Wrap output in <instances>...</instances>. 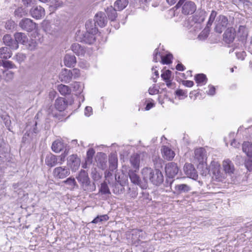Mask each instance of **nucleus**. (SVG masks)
Segmentation results:
<instances>
[{
  "label": "nucleus",
  "instance_id": "obj_1",
  "mask_svg": "<svg viewBox=\"0 0 252 252\" xmlns=\"http://www.w3.org/2000/svg\"><path fill=\"white\" fill-rule=\"evenodd\" d=\"M95 22L94 20H89L85 24L87 32L83 33L80 31L76 33V41L91 44L94 40V35L97 32L98 30L96 27Z\"/></svg>",
  "mask_w": 252,
  "mask_h": 252
},
{
  "label": "nucleus",
  "instance_id": "obj_2",
  "mask_svg": "<svg viewBox=\"0 0 252 252\" xmlns=\"http://www.w3.org/2000/svg\"><path fill=\"white\" fill-rule=\"evenodd\" d=\"M143 180L146 181L148 184V181H149L154 185L159 186L163 182V176L162 172L159 170H154L151 168H144L141 171Z\"/></svg>",
  "mask_w": 252,
  "mask_h": 252
},
{
  "label": "nucleus",
  "instance_id": "obj_3",
  "mask_svg": "<svg viewBox=\"0 0 252 252\" xmlns=\"http://www.w3.org/2000/svg\"><path fill=\"white\" fill-rule=\"evenodd\" d=\"M76 178L83 190L87 192H92L96 189L95 183L91 182L88 173L85 170L81 169L76 175Z\"/></svg>",
  "mask_w": 252,
  "mask_h": 252
},
{
  "label": "nucleus",
  "instance_id": "obj_4",
  "mask_svg": "<svg viewBox=\"0 0 252 252\" xmlns=\"http://www.w3.org/2000/svg\"><path fill=\"white\" fill-rule=\"evenodd\" d=\"M206 11L204 10H201L198 13L199 17L198 18L197 15H195V19L196 22H193L192 24L190 25V27L189 28V32L192 36H190L191 37H193V36H195L197 33L200 31L202 29L201 23L203 22L206 18Z\"/></svg>",
  "mask_w": 252,
  "mask_h": 252
},
{
  "label": "nucleus",
  "instance_id": "obj_5",
  "mask_svg": "<svg viewBox=\"0 0 252 252\" xmlns=\"http://www.w3.org/2000/svg\"><path fill=\"white\" fill-rule=\"evenodd\" d=\"M182 6V13L185 15L193 14L196 10V6L195 3L192 1L187 0H179L176 5V8H179Z\"/></svg>",
  "mask_w": 252,
  "mask_h": 252
},
{
  "label": "nucleus",
  "instance_id": "obj_6",
  "mask_svg": "<svg viewBox=\"0 0 252 252\" xmlns=\"http://www.w3.org/2000/svg\"><path fill=\"white\" fill-rule=\"evenodd\" d=\"M227 24V18L223 15H220L215 20L214 31L217 33H221L226 28Z\"/></svg>",
  "mask_w": 252,
  "mask_h": 252
},
{
  "label": "nucleus",
  "instance_id": "obj_7",
  "mask_svg": "<svg viewBox=\"0 0 252 252\" xmlns=\"http://www.w3.org/2000/svg\"><path fill=\"white\" fill-rule=\"evenodd\" d=\"M136 171L135 170L133 171L130 170L128 172V175L131 182L138 186H139L142 189H146L148 187V184L146 183V181L143 180L142 181L139 176L135 173Z\"/></svg>",
  "mask_w": 252,
  "mask_h": 252
},
{
  "label": "nucleus",
  "instance_id": "obj_8",
  "mask_svg": "<svg viewBox=\"0 0 252 252\" xmlns=\"http://www.w3.org/2000/svg\"><path fill=\"white\" fill-rule=\"evenodd\" d=\"M70 169L67 166H59L54 169L53 175L56 179H64L70 174Z\"/></svg>",
  "mask_w": 252,
  "mask_h": 252
},
{
  "label": "nucleus",
  "instance_id": "obj_9",
  "mask_svg": "<svg viewBox=\"0 0 252 252\" xmlns=\"http://www.w3.org/2000/svg\"><path fill=\"white\" fill-rule=\"evenodd\" d=\"M19 26L27 32H30L36 29V24L29 18L22 19L19 23Z\"/></svg>",
  "mask_w": 252,
  "mask_h": 252
},
{
  "label": "nucleus",
  "instance_id": "obj_10",
  "mask_svg": "<svg viewBox=\"0 0 252 252\" xmlns=\"http://www.w3.org/2000/svg\"><path fill=\"white\" fill-rule=\"evenodd\" d=\"M165 170L167 176L169 178H172L178 173L179 168L176 163L169 162L166 165Z\"/></svg>",
  "mask_w": 252,
  "mask_h": 252
},
{
  "label": "nucleus",
  "instance_id": "obj_11",
  "mask_svg": "<svg viewBox=\"0 0 252 252\" xmlns=\"http://www.w3.org/2000/svg\"><path fill=\"white\" fill-rule=\"evenodd\" d=\"M236 36V31L233 28H227L223 34V40L226 43H232Z\"/></svg>",
  "mask_w": 252,
  "mask_h": 252
},
{
  "label": "nucleus",
  "instance_id": "obj_12",
  "mask_svg": "<svg viewBox=\"0 0 252 252\" xmlns=\"http://www.w3.org/2000/svg\"><path fill=\"white\" fill-rule=\"evenodd\" d=\"M184 171L186 175L189 178L195 180L198 177L197 172L191 164L186 163L184 166Z\"/></svg>",
  "mask_w": 252,
  "mask_h": 252
},
{
  "label": "nucleus",
  "instance_id": "obj_13",
  "mask_svg": "<svg viewBox=\"0 0 252 252\" xmlns=\"http://www.w3.org/2000/svg\"><path fill=\"white\" fill-rule=\"evenodd\" d=\"M30 14L33 18L39 19L44 16L45 10L40 6H35L31 9Z\"/></svg>",
  "mask_w": 252,
  "mask_h": 252
},
{
  "label": "nucleus",
  "instance_id": "obj_14",
  "mask_svg": "<svg viewBox=\"0 0 252 252\" xmlns=\"http://www.w3.org/2000/svg\"><path fill=\"white\" fill-rule=\"evenodd\" d=\"M16 47H18V44L26 45L28 42V38L27 35L22 32H16L14 34Z\"/></svg>",
  "mask_w": 252,
  "mask_h": 252
},
{
  "label": "nucleus",
  "instance_id": "obj_15",
  "mask_svg": "<svg viewBox=\"0 0 252 252\" xmlns=\"http://www.w3.org/2000/svg\"><path fill=\"white\" fill-rule=\"evenodd\" d=\"M60 80L64 83H68L72 79L71 70L64 69L62 70L59 75Z\"/></svg>",
  "mask_w": 252,
  "mask_h": 252
},
{
  "label": "nucleus",
  "instance_id": "obj_16",
  "mask_svg": "<svg viewBox=\"0 0 252 252\" xmlns=\"http://www.w3.org/2000/svg\"><path fill=\"white\" fill-rule=\"evenodd\" d=\"M94 21L99 27H104L107 23V18L104 13L100 12L95 15Z\"/></svg>",
  "mask_w": 252,
  "mask_h": 252
},
{
  "label": "nucleus",
  "instance_id": "obj_17",
  "mask_svg": "<svg viewBox=\"0 0 252 252\" xmlns=\"http://www.w3.org/2000/svg\"><path fill=\"white\" fill-rule=\"evenodd\" d=\"M195 158L197 159L199 163H203L206 159V155L205 150L200 148L196 149L194 151Z\"/></svg>",
  "mask_w": 252,
  "mask_h": 252
},
{
  "label": "nucleus",
  "instance_id": "obj_18",
  "mask_svg": "<svg viewBox=\"0 0 252 252\" xmlns=\"http://www.w3.org/2000/svg\"><path fill=\"white\" fill-rule=\"evenodd\" d=\"M58 157L50 153L47 154L45 159V164L49 167H52L58 163Z\"/></svg>",
  "mask_w": 252,
  "mask_h": 252
},
{
  "label": "nucleus",
  "instance_id": "obj_19",
  "mask_svg": "<svg viewBox=\"0 0 252 252\" xmlns=\"http://www.w3.org/2000/svg\"><path fill=\"white\" fill-rule=\"evenodd\" d=\"M161 152L163 157L168 160H171L175 156L174 152L166 146L162 147Z\"/></svg>",
  "mask_w": 252,
  "mask_h": 252
},
{
  "label": "nucleus",
  "instance_id": "obj_20",
  "mask_svg": "<svg viewBox=\"0 0 252 252\" xmlns=\"http://www.w3.org/2000/svg\"><path fill=\"white\" fill-rule=\"evenodd\" d=\"M248 31L246 27L240 26L237 32L238 39L242 42H245L248 36Z\"/></svg>",
  "mask_w": 252,
  "mask_h": 252
},
{
  "label": "nucleus",
  "instance_id": "obj_21",
  "mask_svg": "<svg viewBox=\"0 0 252 252\" xmlns=\"http://www.w3.org/2000/svg\"><path fill=\"white\" fill-rule=\"evenodd\" d=\"M223 167L225 172L229 175H231L235 170L233 163L228 159H225L223 161Z\"/></svg>",
  "mask_w": 252,
  "mask_h": 252
},
{
  "label": "nucleus",
  "instance_id": "obj_22",
  "mask_svg": "<svg viewBox=\"0 0 252 252\" xmlns=\"http://www.w3.org/2000/svg\"><path fill=\"white\" fill-rule=\"evenodd\" d=\"M191 189V187L187 184H177L175 186L174 193L177 194L187 193Z\"/></svg>",
  "mask_w": 252,
  "mask_h": 252
},
{
  "label": "nucleus",
  "instance_id": "obj_23",
  "mask_svg": "<svg viewBox=\"0 0 252 252\" xmlns=\"http://www.w3.org/2000/svg\"><path fill=\"white\" fill-rule=\"evenodd\" d=\"M67 105V102L65 100V99L63 97L57 98L55 101V106L56 110H58L59 112L63 111L65 110Z\"/></svg>",
  "mask_w": 252,
  "mask_h": 252
},
{
  "label": "nucleus",
  "instance_id": "obj_24",
  "mask_svg": "<svg viewBox=\"0 0 252 252\" xmlns=\"http://www.w3.org/2000/svg\"><path fill=\"white\" fill-rule=\"evenodd\" d=\"M64 64L69 67L74 66L76 63V58L74 55L67 54L64 58Z\"/></svg>",
  "mask_w": 252,
  "mask_h": 252
},
{
  "label": "nucleus",
  "instance_id": "obj_25",
  "mask_svg": "<svg viewBox=\"0 0 252 252\" xmlns=\"http://www.w3.org/2000/svg\"><path fill=\"white\" fill-rule=\"evenodd\" d=\"M68 163L73 170H76L80 166V160L74 155L69 156Z\"/></svg>",
  "mask_w": 252,
  "mask_h": 252
},
{
  "label": "nucleus",
  "instance_id": "obj_26",
  "mask_svg": "<svg viewBox=\"0 0 252 252\" xmlns=\"http://www.w3.org/2000/svg\"><path fill=\"white\" fill-rule=\"evenodd\" d=\"M124 182H119V181L115 182L113 186L112 191L113 193L116 194L122 193L124 190Z\"/></svg>",
  "mask_w": 252,
  "mask_h": 252
},
{
  "label": "nucleus",
  "instance_id": "obj_27",
  "mask_svg": "<svg viewBox=\"0 0 252 252\" xmlns=\"http://www.w3.org/2000/svg\"><path fill=\"white\" fill-rule=\"evenodd\" d=\"M129 160L131 166L135 171L139 170L140 156L138 154H134L131 156Z\"/></svg>",
  "mask_w": 252,
  "mask_h": 252
},
{
  "label": "nucleus",
  "instance_id": "obj_28",
  "mask_svg": "<svg viewBox=\"0 0 252 252\" xmlns=\"http://www.w3.org/2000/svg\"><path fill=\"white\" fill-rule=\"evenodd\" d=\"M118 158L115 154H111L109 158V170L113 171L117 167Z\"/></svg>",
  "mask_w": 252,
  "mask_h": 252
},
{
  "label": "nucleus",
  "instance_id": "obj_29",
  "mask_svg": "<svg viewBox=\"0 0 252 252\" xmlns=\"http://www.w3.org/2000/svg\"><path fill=\"white\" fill-rule=\"evenodd\" d=\"M95 153L94 150L93 148H90L87 152V158L85 160V163L83 165L84 168H87V165H90L92 163L93 158Z\"/></svg>",
  "mask_w": 252,
  "mask_h": 252
},
{
  "label": "nucleus",
  "instance_id": "obj_30",
  "mask_svg": "<svg viewBox=\"0 0 252 252\" xmlns=\"http://www.w3.org/2000/svg\"><path fill=\"white\" fill-rule=\"evenodd\" d=\"M51 148L54 152L58 153L63 150L64 144L61 140H57L52 143Z\"/></svg>",
  "mask_w": 252,
  "mask_h": 252
},
{
  "label": "nucleus",
  "instance_id": "obj_31",
  "mask_svg": "<svg viewBox=\"0 0 252 252\" xmlns=\"http://www.w3.org/2000/svg\"><path fill=\"white\" fill-rule=\"evenodd\" d=\"M243 151L249 157H252V143L249 142H245L243 144Z\"/></svg>",
  "mask_w": 252,
  "mask_h": 252
},
{
  "label": "nucleus",
  "instance_id": "obj_32",
  "mask_svg": "<svg viewBox=\"0 0 252 252\" xmlns=\"http://www.w3.org/2000/svg\"><path fill=\"white\" fill-rule=\"evenodd\" d=\"M118 10L116 8H115V6L113 7L111 6L110 7L107 8L106 12L108 15V18L112 21H114L117 16V13L116 11Z\"/></svg>",
  "mask_w": 252,
  "mask_h": 252
},
{
  "label": "nucleus",
  "instance_id": "obj_33",
  "mask_svg": "<svg viewBox=\"0 0 252 252\" xmlns=\"http://www.w3.org/2000/svg\"><path fill=\"white\" fill-rule=\"evenodd\" d=\"M159 57L160 58L161 63L163 64L170 63L173 58L172 55L170 53H167L165 56L162 53H159Z\"/></svg>",
  "mask_w": 252,
  "mask_h": 252
},
{
  "label": "nucleus",
  "instance_id": "obj_34",
  "mask_svg": "<svg viewBox=\"0 0 252 252\" xmlns=\"http://www.w3.org/2000/svg\"><path fill=\"white\" fill-rule=\"evenodd\" d=\"M128 3V0H117L114 3V6L118 11H121L126 7Z\"/></svg>",
  "mask_w": 252,
  "mask_h": 252
},
{
  "label": "nucleus",
  "instance_id": "obj_35",
  "mask_svg": "<svg viewBox=\"0 0 252 252\" xmlns=\"http://www.w3.org/2000/svg\"><path fill=\"white\" fill-rule=\"evenodd\" d=\"M194 79L196 83L201 85H205L207 81L206 76L203 73L195 75Z\"/></svg>",
  "mask_w": 252,
  "mask_h": 252
},
{
  "label": "nucleus",
  "instance_id": "obj_36",
  "mask_svg": "<svg viewBox=\"0 0 252 252\" xmlns=\"http://www.w3.org/2000/svg\"><path fill=\"white\" fill-rule=\"evenodd\" d=\"M63 183L69 186L70 189H73L75 188H78V186L76 182L75 178L69 177L66 180L63 181Z\"/></svg>",
  "mask_w": 252,
  "mask_h": 252
},
{
  "label": "nucleus",
  "instance_id": "obj_37",
  "mask_svg": "<svg viewBox=\"0 0 252 252\" xmlns=\"http://www.w3.org/2000/svg\"><path fill=\"white\" fill-rule=\"evenodd\" d=\"M12 52L10 48H0V58L7 59L12 56Z\"/></svg>",
  "mask_w": 252,
  "mask_h": 252
},
{
  "label": "nucleus",
  "instance_id": "obj_38",
  "mask_svg": "<svg viewBox=\"0 0 252 252\" xmlns=\"http://www.w3.org/2000/svg\"><path fill=\"white\" fill-rule=\"evenodd\" d=\"M58 90L63 95L69 94L71 93V89L67 86L61 84L58 86Z\"/></svg>",
  "mask_w": 252,
  "mask_h": 252
},
{
  "label": "nucleus",
  "instance_id": "obj_39",
  "mask_svg": "<svg viewBox=\"0 0 252 252\" xmlns=\"http://www.w3.org/2000/svg\"><path fill=\"white\" fill-rule=\"evenodd\" d=\"M47 113L49 116L56 118L59 120H62L63 118L62 116L60 115V113H58L52 106L49 107L47 110Z\"/></svg>",
  "mask_w": 252,
  "mask_h": 252
},
{
  "label": "nucleus",
  "instance_id": "obj_40",
  "mask_svg": "<svg viewBox=\"0 0 252 252\" xmlns=\"http://www.w3.org/2000/svg\"><path fill=\"white\" fill-rule=\"evenodd\" d=\"M210 32V28L206 26L204 30L198 35L197 38L199 40H204L208 37Z\"/></svg>",
  "mask_w": 252,
  "mask_h": 252
},
{
  "label": "nucleus",
  "instance_id": "obj_41",
  "mask_svg": "<svg viewBox=\"0 0 252 252\" xmlns=\"http://www.w3.org/2000/svg\"><path fill=\"white\" fill-rule=\"evenodd\" d=\"M2 40L5 45L7 46H13V44H15V41L13 40L11 36L9 34L5 35Z\"/></svg>",
  "mask_w": 252,
  "mask_h": 252
},
{
  "label": "nucleus",
  "instance_id": "obj_42",
  "mask_svg": "<svg viewBox=\"0 0 252 252\" xmlns=\"http://www.w3.org/2000/svg\"><path fill=\"white\" fill-rule=\"evenodd\" d=\"M217 12L216 11H215V10L212 11L211 14L210 15L208 21L207 23V25H206L207 27H208L210 28H211L213 23L215 21V19L217 18Z\"/></svg>",
  "mask_w": 252,
  "mask_h": 252
},
{
  "label": "nucleus",
  "instance_id": "obj_43",
  "mask_svg": "<svg viewBox=\"0 0 252 252\" xmlns=\"http://www.w3.org/2000/svg\"><path fill=\"white\" fill-rule=\"evenodd\" d=\"M99 192L103 194H111L108 186L106 182H104L101 183L100 188L99 189Z\"/></svg>",
  "mask_w": 252,
  "mask_h": 252
},
{
  "label": "nucleus",
  "instance_id": "obj_44",
  "mask_svg": "<svg viewBox=\"0 0 252 252\" xmlns=\"http://www.w3.org/2000/svg\"><path fill=\"white\" fill-rule=\"evenodd\" d=\"M219 167L220 165H218L217 167H215L214 169H212V171L216 179L219 181H220L221 180L222 176L220 172Z\"/></svg>",
  "mask_w": 252,
  "mask_h": 252
},
{
  "label": "nucleus",
  "instance_id": "obj_45",
  "mask_svg": "<svg viewBox=\"0 0 252 252\" xmlns=\"http://www.w3.org/2000/svg\"><path fill=\"white\" fill-rule=\"evenodd\" d=\"M108 219V217L107 215L97 216L92 221V222L93 223H97L102 221L106 220Z\"/></svg>",
  "mask_w": 252,
  "mask_h": 252
},
{
  "label": "nucleus",
  "instance_id": "obj_46",
  "mask_svg": "<svg viewBox=\"0 0 252 252\" xmlns=\"http://www.w3.org/2000/svg\"><path fill=\"white\" fill-rule=\"evenodd\" d=\"M171 71L170 70H166L161 74V77L164 81L170 79Z\"/></svg>",
  "mask_w": 252,
  "mask_h": 252
},
{
  "label": "nucleus",
  "instance_id": "obj_47",
  "mask_svg": "<svg viewBox=\"0 0 252 252\" xmlns=\"http://www.w3.org/2000/svg\"><path fill=\"white\" fill-rule=\"evenodd\" d=\"M238 49H240V51L235 52L236 56L238 59L243 60L246 56V53L245 51L242 50V48Z\"/></svg>",
  "mask_w": 252,
  "mask_h": 252
},
{
  "label": "nucleus",
  "instance_id": "obj_48",
  "mask_svg": "<svg viewBox=\"0 0 252 252\" xmlns=\"http://www.w3.org/2000/svg\"><path fill=\"white\" fill-rule=\"evenodd\" d=\"M91 177L94 182H96L100 179L99 174L97 172L95 168L92 170Z\"/></svg>",
  "mask_w": 252,
  "mask_h": 252
},
{
  "label": "nucleus",
  "instance_id": "obj_49",
  "mask_svg": "<svg viewBox=\"0 0 252 252\" xmlns=\"http://www.w3.org/2000/svg\"><path fill=\"white\" fill-rule=\"evenodd\" d=\"M15 15L17 16L18 17L21 18L24 15H25L26 13V11L24 8L22 7H18L15 11Z\"/></svg>",
  "mask_w": 252,
  "mask_h": 252
},
{
  "label": "nucleus",
  "instance_id": "obj_50",
  "mask_svg": "<svg viewBox=\"0 0 252 252\" xmlns=\"http://www.w3.org/2000/svg\"><path fill=\"white\" fill-rule=\"evenodd\" d=\"M72 50L74 53L78 56H83L85 52L84 48H73Z\"/></svg>",
  "mask_w": 252,
  "mask_h": 252
},
{
  "label": "nucleus",
  "instance_id": "obj_51",
  "mask_svg": "<svg viewBox=\"0 0 252 252\" xmlns=\"http://www.w3.org/2000/svg\"><path fill=\"white\" fill-rule=\"evenodd\" d=\"M3 66L5 68H15V65L12 63V62L7 61L3 63Z\"/></svg>",
  "mask_w": 252,
  "mask_h": 252
},
{
  "label": "nucleus",
  "instance_id": "obj_52",
  "mask_svg": "<svg viewBox=\"0 0 252 252\" xmlns=\"http://www.w3.org/2000/svg\"><path fill=\"white\" fill-rule=\"evenodd\" d=\"M15 22L12 20L7 21L5 25V28L7 30H11L14 28Z\"/></svg>",
  "mask_w": 252,
  "mask_h": 252
},
{
  "label": "nucleus",
  "instance_id": "obj_53",
  "mask_svg": "<svg viewBox=\"0 0 252 252\" xmlns=\"http://www.w3.org/2000/svg\"><path fill=\"white\" fill-rule=\"evenodd\" d=\"M5 80L7 81L11 80L14 77V73L11 71L7 70L5 71Z\"/></svg>",
  "mask_w": 252,
  "mask_h": 252
},
{
  "label": "nucleus",
  "instance_id": "obj_54",
  "mask_svg": "<svg viewBox=\"0 0 252 252\" xmlns=\"http://www.w3.org/2000/svg\"><path fill=\"white\" fill-rule=\"evenodd\" d=\"M158 49V48H156L154 53L153 62L155 63H157L160 59V58L159 57V53H160V52Z\"/></svg>",
  "mask_w": 252,
  "mask_h": 252
},
{
  "label": "nucleus",
  "instance_id": "obj_55",
  "mask_svg": "<svg viewBox=\"0 0 252 252\" xmlns=\"http://www.w3.org/2000/svg\"><path fill=\"white\" fill-rule=\"evenodd\" d=\"M71 72L72 74V78L74 79L79 77L80 75V70L77 68H74L71 70Z\"/></svg>",
  "mask_w": 252,
  "mask_h": 252
},
{
  "label": "nucleus",
  "instance_id": "obj_56",
  "mask_svg": "<svg viewBox=\"0 0 252 252\" xmlns=\"http://www.w3.org/2000/svg\"><path fill=\"white\" fill-rule=\"evenodd\" d=\"M208 88L209 90L206 92L207 94L209 95H214L216 92L215 87L211 85H209Z\"/></svg>",
  "mask_w": 252,
  "mask_h": 252
},
{
  "label": "nucleus",
  "instance_id": "obj_57",
  "mask_svg": "<svg viewBox=\"0 0 252 252\" xmlns=\"http://www.w3.org/2000/svg\"><path fill=\"white\" fill-rule=\"evenodd\" d=\"M73 88L77 93L80 94L82 91V89H81L80 83L79 82H75L73 84Z\"/></svg>",
  "mask_w": 252,
  "mask_h": 252
},
{
  "label": "nucleus",
  "instance_id": "obj_58",
  "mask_svg": "<svg viewBox=\"0 0 252 252\" xmlns=\"http://www.w3.org/2000/svg\"><path fill=\"white\" fill-rule=\"evenodd\" d=\"M245 166L249 171H252V159H248L245 162Z\"/></svg>",
  "mask_w": 252,
  "mask_h": 252
},
{
  "label": "nucleus",
  "instance_id": "obj_59",
  "mask_svg": "<svg viewBox=\"0 0 252 252\" xmlns=\"http://www.w3.org/2000/svg\"><path fill=\"white\" fill-rule=\"evenodd\" d=\"M159 90L155 87H151L149 89V93L151 95L157 94Z\"/></svg>",
  "mask_w": 252,
  "mask_h": 252
},
{
  "label": "nucleus",
  "instance_id": "obj_60",
  "mask_svg": "<svg viewBox=\"0 0 252 252\" xmlns=\"http://www.w3.org/2000/svg\"><path fill=\"white\" fill-rule=\"evenodd\" d=\"M92 112V108L90 106H87L85 109V116L89 117L90 116Z\"/></svg>",
  "mask_w": 252,
  "mask_h": 252
},
{
  "label": "nucleus",
  "instance_id": "obj_61",
  "mask_svg": "<svg viewBox=\"0 0 252 252\" xmlns=\"http://www.w3.org/2000/svg\"><path fill=\"white\" fill-rule=\"evenodd\" d=\"M155 68H157V66H153L152 68V70L153 72V73L155 75L156 78H153V81L156 83L157 82V78H158L159 77V74L158 72V71L157 70L155 69Z\"/></svg>",
  "mask_w": 252,
  "mask_h": 252
},
{
  "label": "nucleus",
  "instance_id": "obj_62",
  "mask_svg": "<svg viewBox=\"0 0 252 252\" xmlns=\"http://www.w3.org/2000/svg\"><path fill=\"white\" fill-rule=\"evenodd\" d=\"M183 84L188 87H191L193 86L194 83L192 81L187 80L183 81Z\"/></svg>",
  "mask_w": 252,
  "mask_h": 252
},
{
  "label": "nucleus",
  "instance_id": "obj_63",
  "mask_svg": "<svg viewBox=\"0 0 252 252\" xmlns=\"http://www.w3.org/2000/svg\"><path fill=\"white\" fill-rule=\"evenodd\" d=\"M16 58L19 62H22L26 59V56L22 54H18L16 55Z\"/></svg>",
  "mask_w": 252,
  "mask_h": 252
},
{
  "label": "nucleus",
  "instance_id": "obj_64",
  "mask_svg": "<svg viewBox=\"0 0 252 252\" xmlns=\"http://www.w3.org/2000/svg\"><path fill=\"white\" fill-rule=\"evenodd\" d=\"M129 192H128V193L129 194V195L131 197L134 198L137 196L138 193L135 190L132 189V190L131 191V189L130 188H129Z\"/></svg>",
  "mask_w": 252,
  "mask_h": 252
}]
</instances>
